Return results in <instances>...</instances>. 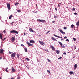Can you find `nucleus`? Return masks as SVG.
<instances>
[{
	"label": "nucleus",
	"mask_w": 79,
	"mask_h": 79,
	"mask_svg": "<svg viewBox=\"0 0 79 79\" xmlns=\"http://www.w3.org/2000/svg\"><path fill=\"white\" fill-rule=\"evenodd\" d=\"M10 33L11 34H13V33H15V34H18V32L17 31L15 30H13L12 31H10Z\"/></svg>",
	"instance_id": "nucleus-1"
},
{
	"label": "nucleus",
	"mask_w": 79,
	"mask_h": 79,
	"mask_svg": "<svg viewBox=\"0 0 79 79\" xmlns=\"http://www.w3.org/2000/svg\"><path fill=\"white\" fill-rule=\"evenodd\" d=\"M27 44L29 46V47H34V44H31V43H29L28 41L27 42Z\"/></svg>",
	"instance_id": "nucleus-2"
},
{
	"label": "nucleus",
	"mask_w": 79,
	"mask_h": 79,
	"mask_svg": "<svg viewBox=\"0 0 79 79\" xmlns=\"http://www.w3.org/2000/svg\"><path fill=\"white\" fill-rule=\"evenodd\" d=\"M37 21L38 22H41V23H45V20H40V19H38L37 20Z\"/></svg>",
	"instance_id": "nucleus-3"
},
{
	"label": "nucleus",
	"mask_w": 79,
	"mask_h": 79,
	"mask_svg": "<svg viewBox=\"0 0 79 79\" xmlns=\"http://www.w3.org/2000/svg\"><path fill=\"white\" fill-rule=\"evenodd\" d=\"M7 8L8 9V10H10V4L9 3H7Z\"/></svg>",
	"instance_id": "nucleus-4"
},
{
	"label": "nucleus",
	"mask_w": 79,
	"mask_h": 79,
	"mask_svg": "<svg viewBox=\"0 0 79 79\" xmlns=\"http://www.w3.org/2000/svg\"><path fill=\"white\" fill-rule=\"evenodd\" d=\"M16 56V53H14L11 55V56L12 58H15Z\"/></svg>",
	"instance_id": "nucleus-5"
},
{
	"label": "nucleus",
	"mask_w": 79,
	"mask_h": 79,
	"mask_svg": "<svg viewBox=\"0 0 79 79\" xmlns=\"http://www.w3.org/2000/svg\"><path fill=\"white\" fill-rule=\"evenodd\" d=\"M11 68V70L12 71H11V73H15V68L13 67Z\"/></svg>",
	"instance_id": "nucleus-6"
},
{
	"label": "nucleus",
	"mask_w": 79,
	"mask_h": 79,
	"mask_svg": "<svg viewBox=\"0 0 79 79\" xmlns=\"http://www.w3.org/2000/svg\"><path fill=\"white\" fill-rule=\"evenodd\" d=\"M15 37H12L11 38V41H12V42H15Z\"/></svg>",
	"instance_id": "nucleus-7"
},
{
	"label": "nucleus",
	"mask_w": 79,
	"mask_h": 79,
	"mask_svg": "<svg viewBox=\"0 0 79 79\" xmlns=\"http://www.w3.org/2000/svg\"><path fill=\"white\" fill-rule=\"evenodd\" d=\"M30 43H32V44H34L35 41L33 40H30Z\"/></svg>",
	"instance_id": "nucleus-8"
},
{
	"label": "nucleus",
	"mask_w": 79,
	"mask_h": 79,
	"mask_svg": "<svg viewBox=\"0 0 79 79\" xmlns=\"http://www.w3.org/2000/svg\"><path fill=\"white\" fill-rule=\"evenodd\" d=\"M53 50H55V47H53V46H51L50 47Z\"/></svg>",
	"instance_id": "nucleus-9"
},
{
	"label": "nucleus",
	"mask_w": 79,
	"mask_h": 79,
	"mask_svg": "<svg viewBox=\"0 0 79 79\" xmlns=\"http://www.w3.org/2000/svg\"><path fill=\"white\" fill-rule=\"evenodd\" d=\"M54 36H55V37H58V38H60V39H62V37L56 35L55 34H54Z\"/></svg>",
	"instance_id": "nucleus-10"
},
{
	"label": "nucleus",
	"mask_w": 79,
	"mask_h": 79,
	"mask_svg": "<svg viewBox=\"0 0 79 79\" xmlns=\"http://www.w3.org/2000/svg\"><path fill=\"white\" fill-rule=\"evenodd\" d=\"M39 42L40 44H41V45H44V42H43L40 41V40H39Z\"/></svg>",
	"instance_id": "nucleus-11"
},
{
	"label": "nucleus",
	"mask_w": 79,
	"mask_h": 79,
	"mask_svg": "<svg viewBox=\"0 0 79 79\" xmlns=\"http://www.w3.org/2000/svg\"><path fill=\"white\" fill-rule=\"evenodd\" d=\"M52 39L53 40H54V41H57V40H56V39L54 38L52 36Z\"/></svg>",
	"instance_id": "nucleus-12"
},
{
	"label": "nucleus",
	"mask_w": 79,
	"mask_h": 79,
	"mask_svg": "<svg viewBox=\"0 0 79 79\" xmlns=\"http://www.w3.org/2000/svg\"><path fill=\"white\" fill-rule=\"evenodd\" d=\"M29 30L30 32H34V30H32V29L30 28H29Z\"/></svg>",
	"instance_id": "nucleus-13"
},
{
	"label": "nucleus",
	"mask_w": 79,
	"mask_h": 79,
	"mask_svg": "<svg viewBox=\"0 0 79 79\" xmlns=\"http://www.w3.org/2000/svg\"><path fill=\"white\" fill-rule=\"evenodd\" d=\"M76 25H77V27H79V21L77 22L76 23Z\"/></svg>",
	"instance_id": "nucleus-14"
},
{
	"label": "nucleus",
	"mask_w": 79,
	"mask_h": 79,
	"mask_svg": "<svg viewBox=\"0 0 79 79\" xmlns=\"http://www.w3.org/2000/svg\"><path fill=\"white\" fill-rule=\"evenodd\" d=\"M56 52L57 54H60V51L56 50Z\"/></svg>",
	"instance_id": "nucleus-15"
},
{
	"label": "nucleus",
	"mask_w": 79,
	"mask_h": 79,
	"mask_svg": "<svg viewBox=\"0 0 79 79\" xmlns=\"http://www.w3.org/2000/svg\"><path fill=\"white\" fill-rule=\"evenodd\" d=\"M74 69H76L77 68V64H75L74 66Z\"/></svg>",
	"instance_id": "nucleus-16"
},
{
	"label": "nucleus",
	"mask_w": 79,
	"mask_h": 79,
	"mask_svg": "<svg viewBox=\"0 0 79 79\" xmlns=\"http://www.w3.org/2000/svg\"><path fill=\"white\" fill-rule=\"evenodd\" d=\"M3 49H1L0 50V53H3Z\"/></svg>",
	"instance_id": "nucleus-17"
},
{
	"label": "nucleus",
	"mask_w": 79,
	"mask_h": 79,
	"mask_svg": "<svg viewBox=\"0 0 79 79\" xmlns=\"http://www.w3.org/2000/svg\"><path fill=\"white\" fill-rule=\"evenodd\" d=\"M69 73L70 74V75H72V74H74V72H73L70 71L69 72Z\"/></svg>",
	"instance_id": "nucleus-18"
},
{
	"label": "nucleus",
	"mask_w": 79,
	"mask_h": 79,
	"mask_svg": "<svg viewBox=\"0 0 79 79\" xmlns=\"http://www.w3.org/2000/svg\"><path fill=\"white\" fill-rule=\"evenodd\" d=\"M58 43L59 44H60V45H61V46H63V44H62V43H61V42L59 41L58 42Z\"/></svg>",
	"instance_id": "nucleus-19"
},
{
	"label": "nucleus",
	"mask_w": 79,
	"mask_h": 79,
	"mask_svg": "<svg viewBox=\"0 0 79 79\" xmlns=\"http://www.w3.org/2000/svg\"><path fill=\"white\" fill-rule=\"evenodd\" d=\"M13 16V15H10L9 17V19H11V18H12V17Z\"/></svg>",
	"instance_id": "nucleus-20"
},
{
	"label": "nucleus",
	"mask_w": 79,
	"mask_h": 79,
	"mask_svg": "<svg viewBox=\"0 0 79 79\" xmlns=\"http://www.w3.org/2000/svg\"><path fill=\"white\" fill-rule=\"evenodd\" d=\"M24 49L25 50V52H27V48H24Z\"/></svg>",
	"instance_id": "nucleus-21"
},
{
	"label": "nucleus",
	"mask_w": 79,
	"mask_h": 79,
	"mask_svg": "<svg viewBox=\"0 0 79 79\" xmlns=\"http://www.w3.org/2000/svg\"><path fill=\"white\" fill-rule=\"evenodd\" d=\"M74 26V25L73 24H72V25H71V28H73Z\"/></svg>",
	"instance_id": "nucleus-22"
},
{
	"label": "nucleus",
	"mask_w": 79,
	"mask_h": 79,
	"mask_svg": "<svg viewBox=\"0 0 79 79\" xmlns=\"http://www.w3.org/2000/svg\"><path fill=\"white\" fill-rule=\"evenodd\" d=\"M19 3H18V2H16L15 4V6H17V5H19Z\"/></svg>",
	"instance_id": "nucleus-23"
},
{
	"label": "nucleus",
	"mask_w": 79,
	"mask_h": 79,
	"mask_svg": "<svg viewBox=\"0 0 79 79\" xmlns=\"http://www.w3.org/2000/svg\"><path fill=\"white\" fill-rule=\"evenodd\" d=\"M59 31H60V32L61 33H62L63 32V30H62L61 29H60L59 30Z\"/></svg>",
	"instance_id": "nucleus-24"
},
{
	"label": "nucleus",
	"mask_w": 79,
	"mask_h": 79,
	"mask_svg": "<svg viewBox=\"0 0 79 79\" xmlns=\"http://www.w3.org/2000/svg\"><path fill=\"white\" fill-rule=\"evenodd\" d=\"M7 69L8 68H6V72H7V73H8V71Z\"/></svg>",
	"instance_id": "nucleus-25"
},
{
	"label": "nucleus",
	"mask_w": 79,
	"mask_h": 79,
	"mask_svg": "<svg viewBox=\"0 0 79 79\" xmlns=\"http://www.w3.org/2000/svg\"><path fill=\"white\" fill-rule=\"evenodd\" d=\"M3 35V34L2 33H0V37H2V35Z\"/></svg>",
	"instance_id": "nucleus-26"
},
{
	"label": "nucleus",
	"mask_w": 79,
	"mask_h": 79,
	"mask_svg": "<svg viewBox=\"0 0 79 79\" xmlns=\"http://www.w3.org/2000/svg\"><path fill=\"white\" fill-rule=\"evenodd\" d=\"M73 39L74 41H76V38H73Z\"/></svg>",
	"instance_id": "nucleus-27"
},
{
	"label": "nucleus",
	"mask_w": 79,
	"mask_h": 79,
	"mask_svg": "<svg viewBox=\"0 0 79 79\" xmlns=\"http://www.w3.org/2000/svg\"><path fill=\"white\" fill-rule=\"evenodd\" d=\"M47 72H48V73H49V74H51V73H50V71L49 70H47Z\"/></svg>",
	"instance_id": "nucleus-28"
},
{
	"label": "nucleus",
	"mask_w": 79,
	"mask_h": 79,
	"mask_svg": "<svg viewBox=\"0 0 79 79\" xmlns=\"http://www.w3.org/2000/svg\"><path fill=\"white\" fill-rule=\"evenodd\" d=\"M17 11L19 13H20V12H21V10H17Z\"/></svg>",
	"instance_id": "nucleus-29"
},
{
	"label": "nucleus",
	"mask_w": 79,
	"mask_h": 79,
	"mask_svg": "<svg viewBox=\"0 0 79 79\" xmlns=\"http://www.w3.org/2000/svg\"><path fill=\"white\" fill-rule=\"evenodd\" d=\"M17 57L18 58H19V54H17Z\"/></svg>",
	"instance_id": "nucleus-30"
},
{
	"label": "nucleus",
	"mask_w": 79,
	"mask_h": 79,
	"mask_svg": "<svg viewBox=\"0 0 79 79\" xmlns=\"http://www.w3.org/2000/svg\"><path fill=\"white\" fill-rule=\"evenodd\" d=\"M76 8H75L74 7H73V11H74V10H75Z\"/></svg>",
	"instance_id": "nucleus-31"
},
{
	"label": "nucleus",
	"mask_w": 79,
	"mask_h": 79,
	"mask_svg": "<svg viewBox=\"0 0 79 79\" xmlns=\"http://www.w3.org/2000/svg\"><path fill=\"white\" fill-rule=\"evenodd\" d=\"M74 14L75 15H77V13L76 12L74 13Z\"/></svg>",
	"instance_id": "nucleus-32"
},
{
	"label": "nucleus",
	"mask_w": 79,
	"mask_h": 79,
	"mask_svg": "<svg viewBox=\"0 0 79 79\" xmlns=\"http://www.w3.org/2000/svg\"><path fill=\"white\" fill-rule=\"evenodd\" d=\"M58 18V16H54L55 18Z\"/></svg>",
	"instance_id": "nucleus-33"
},
{
	"label": "nucleus",
	"mask_w": 79,
	"mask_h": 79,
	"mask_svg": "<svg viewBox=\"0 0 79 79\" xmlns=\"http://www.w3.org/2000/svg\"><path fill=\"white\" fill-rule=\"evenodd\" d=\"M66 42H69V41L68 39H66Z\"/></svg>",
	"instance_id": "nucleus-34"
},
{
	"label": "nucleus",
	"mask_w": 79,
	"mask_h": 79,
	"mask_svg": "<svg viewBox=\"0 0 79 79\" xmlns=\"http://www.w3.org/2000/svg\"><path fill=\"white\" fill-rule=\"evenodd\" d=\"M50 32V31H48L46 33V34H47L48 33H49V32Z\"/></svg>",
	"instance_id": "nucleus-35"
},
{
	"label": "nucleus",
	"mask_w": 79,
	"mask_h": 79,
	"mask_svg": "<svg viewBox=\"0 0 79 79\" xmlns=\"http://www.w3.org/2000/svg\"><path fill=\"white\" fill-rule=\"evenodd\" d=\"M6 38H4V39L2 40H3V41H4V40H5V39H6Z\"/></svg>",
	"instance_id": "nucleus-36"
},
{
	"label": "nucleus",
	"mask_w": 79,
	"mask_h": 79,
	"mask_svg": "<svg viewBox=\"0 0 79 79\" xmlns=\"http://www.w3.org/2000/svg\"><path fill=\"white\" fill-rule=\"evenodd\" d=\"M38 12L37 11L36 12H35L34 11H33V13H37Z\"/></svg>",
	"instance_id": "nucleus-37"
},
{
	"label": "nucleus",
	"mask_w": 79,
	"mask_h": 79,
	"mask_svg": "<svg viewBox=\"0 0 79 79\" xmlns=\"http://www.w3.org/2000/svg\"><path fill=\"white\" fill-rule=\"evenodd\" d=\"M67 29V27H64V29L65 30V29Z\"/></svg>",
	"instance_id": "nucleus-38"
},
{
	"label": "nucleus",
	"mask_w": 79,
	"mask_h": 79,
	"mask_svg": "<svg viewBox=\"0 0 79 79\" xmlns=\"http://www.w3.org/2000/svg\"><path fill=\"white\" fill-rule=\"evenodd\" d=\"M25 60H27V61H29V58H26L25 59Z\"/></svg>",
	"instance_id": "nucleus-39"
},
{
	"label": "nucleus",
	"mask_w": 79,
	"mask_h": 79,
	"mask_svg": "<svg viewBox=\"0 0 79 79\" xmlns=\"http://www.w3.org/2000/svg\"><path fill=\"white\" fill-rule=\"evenodd\" d=\"M17 79H21V78L20 77H17Z\"/></svg>",
	"instance_id": "nucleus-40"
},
{
	"label": "nucleus",
	"mask_w": 79,
	"mask_h": 79,
	"mask_svg": "<svg viewBox=\"0 0 79 79\" xmlns=\"http://www.w3.org/2000/svg\"><path fill=\"white\" fill-rule=\"evenodd\" d=\"M62 58V57H60L58 58V60H60V59H61Z\"/></svg>",
	"instance_id": "nucleus-41"
},
{
	"label": "nucleus",
	"mask_w": 79,
	"mask_h": 79,
	"mask_svg": "<svg viewBox=\"0 0 79 79\" xmlns=\"http://www.w3.org/2000/svg\"><path fill=\"white\" fill-rule=\"evenodd\" d=\"M21 46H22V47H24V45H23V44H21Z\"/></svg>",
	"instance_id": "nucleus-42"
},
{
	"label": "nucleus",
	"mask_w": 79,
	"mask_h": 79,
	"mask_svg": "<svg viewBox=\"0 0 79 79\" xmlns=\"http://www.w3.org/2000/svg\"><path fill=\"white\" fill-rule=\"evenodd\" d=\"M63 55H66V52H64L63 53Z\"/></svg>",
	"instance_id": "nucleus-43"
},
{
	"label": "nucleus",
	"mask_w": 79,
	"mask_h": 79,
	"mask_svg": "<svg viewBox=\"0 0 79 79\" xmlns=\"http://www.w3.org/2000/svg\"><path fill=\"white\" fill-rule=\"evenodd\" d=\"M62 34H65V33L64 32H63L62 33Z\"/></svg>",
	"instance_id": "nucleus-44"
},
{
	"label": "nucleus",
	"mask_w": 79,
	"mask_h": 79,
	"mask_svg": "<svg viewBox=\"0 0 79 79\" xmlns=\"http://www.w3.org/2000/svg\"><path fill=\"white\" fill-rule=\"evenodd\" d=\"M3 32H4V33H5V32H6V31L5 30H4L3 31Z\"/></svg>",
	"instance_id": "nucleus-45"
},
{
	"label": "nucleus",
	"mask_w": 79,
	"mask_h": 79,
	"mask_svg": "<svg viewBox=\"0 0 79 79\" xmlns=\"http://www.w3.org/2000/svg\"><path fill=\"white\" fill-rule=\"evenodd\" d=\"M1 38V40H3L2 39V37H3V36H2L1 37H0Z\"/></svg>",
	"instance_id": "nucleus-46"
},
{
	"label": "nucleus",
	"mask_w": 79,
	"mask_h": 79,
	"mask_svg": "<svg viewBox=\"0 0 79 79\" xmlns=\"http://www.w3.org/2000/svg\"><path fill=\"white\" fill-rule=\"evenodd\" d=\"M64 39H67V37L65 36L64 37Z\"/></svg>",
	"instance_id": "nucleus-47"
},
{
	"label": "nucleus",
	"mask_w": 79,
	"mask_h": 79,
	"mask_svg": "<svg viewBox=\"0 0 79 79\" xmlns=\"http://www.w3.org/2000/svg\"><path fill=\"white\" fill-rule=\"evenodd\" d=\"M9 53L10 54H11V53H12V52H9Z\"/></svg>",
	"instance_id": "nucleus-48"
},
{
	"label": "nucleus",
	"mask_w": 79,
	"mask_h": 79,
	"mask_svg": "<svg viewBox=\"0 0 79 79\" xmlns=\"http://www.w3.org/2000/svg\"><path fill=\"white\" fill-rule=\"evenodd\" d=\"M53 23H55V21H52Z\"/></svg>",
	"instance_id": "nucleus-49"
},
{
	"label": "nucleus",
	"mask_w": 79,
	"mask_h": 79,
	"mask_svg": "<svg viewBox=\"0 0 79 79\" xmlns=\"http://www.w3.org/2000/svg\"><path fill=\"white\" fill-rule=\"evenodd\" d=\"M61 40H64L63 39H61Z\"/></svg>",
	"instance_id": "nucleus-50"
},
{
	"label": "nucleus",
	"mask_w": 79,
	"mask_h": 79,
	"mask_svg": "<svg viewBox=\"0 0 79 79\" xmlns=\"http://www.w3.org/2000/svg\"><path fill=\"white\" fill-rule=\"evenodd\" d=\"M48 61L49 62H50V60L48 59Z\"/></svg>",
	"instance_id": "nucleus-51"
},
{
	"label": "nucleus",
	"mask_w": 79,
	"mask_h": 79,
	"mask_svg": "<svg viewBox=\"0 0 79 79\" xmlns=\"http://www.w3.org/2000/svg\"><path fill=\"white\" fill-rule=\"evenodd\" d=\"M55 10H56V11H57V8H55Z\"/></svg>",
	"instance_id": "nucleus-52"
},
{
	"label": "nucleus",
	"mask_w": 79,
	"mask_h": 79,
	"mask_svg": "<svg viewBox=\"0 0 79 79\" xmlns=\"http://www.w3.org/2000/svg\"><path fill=\"white\" fill-rule=\"evenodd\" d=\"M26 35V33H24V35Z\"/></svg>",
	"instance_id": "nucleus-53"
},
{
	"label": "nucleus",
	"mask_w": 79,
	"mask_h": 79,
	"mask_svg": "<svg viewBox=\"0 0 79 79\" xmlns=\"http://www.w3.org/2000/svg\"><path fill=\"white\" fill-rule=\"evenodd\" d=\"M58 6L59 7H60V4H58Z\"/></svg>",
	"instance_id": "nucleus-54"
},
{
	"label": "nucleus",
	"mask_w": 79,
	"mask_h": 79,
	"mask_svg": "<svg viewBox=\"0 0 79 79\" xmlns=\"http://www.w3.org/2000/svg\"><path fill=\"white\" fill-rule=\"evenodd\" d=\"M2 57H1L0 56V59L2 60Z\"/></svg>",
	"instance_id": "nucleus-55"
},
{
	"label": "nucleus",
	"mask_w": 79,
	"mask_h": 79,
	"mask_svg": "<svg viewBox=\"0 0 79 79\" xmlns=\"http://www.w3.org/2000/svg\"><path fill=\"white\" fill-rule=\"evenodd\" d=\"M76 47H75L74 48V50H76Z\"/></svg>",
	"instance_id": "nucleus-56"
},
{
	"label": "nucleus",
	"mask_w": 79,
	"mask_h": 79,
	"mask_svg": "<svg viewBox=\"0 0 79 79\" xmlns=\"http://www.w3.org/2000/svg\"><path fill=\"white\" fill-rule=\"evenodd\" d=\"M11 79H15V78H11Z\"/></svg>",
	"instance_id": "nucleus-57"
},
{
	"label": "nucleus",
	"mask_w": 79,
	"mask_h": 79,
	"mask_svg": "<svg viewBox=\"0 0 79 79\" xmlns=\"http://www.w3.org/2000/svg\"><path fill=\"white\" fill-rule=\"evenodd\" d=\"M12 23H15L14 22H12Z\"/></svg>",
	"instance_id": "nucleus-58"
},
{
	"label": "nucleus",
	"mask_w": 79,
	"mask_h": 79,
	"mask_svg": "<svg viewBox=\"0 0 79 79\" xmlns=\"http://www.w3.org/2000/svg\"><path fill=\"white\" fill-rule=\"evenodd\" d=\"M66 8H68V7H66Z\"/></svg>",
	"instance_id": "nucleus-59"
},
{
	"label": "nucleus",
	"mask_w": 79,
	"mask_h": 79,
	"mask_svg": "<svg viewBox=\"0 0 79 79\" xmlns=\"http://www.w3.org/2000/svg\"><path fill=\"white\" fill-rule=\"evenodd\" d=\"M0 79H2V78L1 77H0Z\"/></svg>",
	"instance_id": "nucleus-60"
},
{
	"label": "nucleus",
	"mask_w": 79,
	"mask_h": 79,
	"mask_svg": "<svg viewBox=\"0 0 79 79\" xmlns=\"http://www.w3.org/2000/svg\"><path fill=\"white\" fill-rule=\"evenodd\" d=\"M59 5L61 3H59Z\"/></svg>",
	"instance_id": "nucleus-61"
},
{
	"label": "nucleus",
	"mask_w": 79,
	"mask_h": 79,
	"mask_svg": "<svg viewBox=\"0 0 79 79\" xmlns=\"http://www.w3.org/2000/svg\"><path fill=\"white\" fill-rule=\"evenodd\" d=\"M11 24H12V25H13V23H12Z\"/></svg>",
	"instance_id": "nucleus-62"
},
{
	"label": "nucleus",
	"mask_w": 79,
	"mask_h": 79,
	"mask_svg": "<svg viewBox=\"0 0 79 79\" xmlns=\"http://www.w3.org/2000/svg\"><path fill=\"white\" fill-rule=\"evenodd\" d=\"M47 60H49V59H47Z\"/></svg>",
	"instance_id": "nucleus-63"
},
{
	"label": "nucleus",
	"mask_w": 79,
	"mask_h": 79,
	"mask_svg": "<svg viewBox=\"0 0 79 79\" xmlns=\"http://www.w3.org/2000/svg\"><path fill=\"white\" fill-rule=\"evenodd\" d=\"M2 18V17L0 16V18Z\"/></svg>",
	"instance_id": "nucleus-64"
}]
</instances>
